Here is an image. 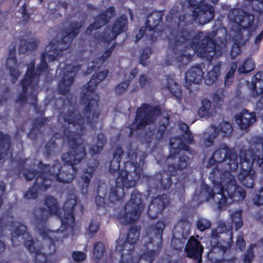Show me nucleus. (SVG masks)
Masks as SVG:
<instances>
[{"instance_id":"obj_1","label":"nucleus","mask_w":263,"mask_h":263,"mask_svg":"<svg viewBox=\"0 0 263 263\" xmlns=\"http://www.w3.org/2000/svg\"><path fill=\"white\" fill-rule=\"evenodd\" d=\"M45 204L48 208L39 207L35 210L36 213V228L37 231L44 239H47L48 243L44 246L42 243L35 245L32 237L26 233V226L19 222L9 221L6 226H9L13 230L11 233V242L13 246H16L15 240L20 236L26 235L28 239H25L24 244L30 254L34 255V263H57L58 261L56 253V243H62L69 235L74 236L76 233V222L74 214L76 209L79 207L81 213L83 205H78L77 199L68 197L63 206V216H60L61 225L60 229L50 231L46 227V222L49 216L58 215L60 210L57 200L49 195L45 198Z\"/></svg>"},{"instance_id":"obj_2","label":"nucleus","mask_w":263,"mask_h":263,"mask_svg":"<svg viewBox=\"0 0 263 263\" xmlns=\"http://www.w3.org/2000/svg\"><path fill=\"white\" fill-rule=\"evenodd\" d=\"M108 71H101L92 75L90 81L83 86L80 101L84 104L82 109L83 117L78 110L76 99L72 97L67 98L63 103L64 107L68 104L67 111L62 114V119L65 123L72 125L77 131L83 132L85 128V119L87 124L92 128H96L101 114L99 102V96L95 92L98 84L107 76Z\"/></svg>"},{"instance_id":"obj_3","label":"nucleus","mask_w":263,"mask_h":263,"mask_svg":"<svg viewBox=\"0 0 263 263\" xmlns=\"http://www.w3.org/2000/svg\"><path fill=\"white\" fill-rule=\"evenodd\" d=\"M64 134L69 144V151L62 155V159L64 164L67 166L63 167L57 160L53 161L51 166L49 164H44L47 165L48 167L43 170L45 171L44 176L51 179V183L52 180L61 183L71 182L77 172L76 165L86 156L85 146L78 142L71 131L68 128H66Z\"/></svg>"},{"instance_id":"obj_4","label":"nucleus","mask_w":263,"mask_h":263,"mask_svg":"<svg viewBox=\"0 0 263 263\" xmlns=\"http://www.w3.org/2000/svg\"><path fill=\"white\" fill-rule=\"evenodd\" d=\"M40 171L36 169L24 168L23 175L27 181H31L35 178L33 185L30 187L28 191L24 194V197L26 199H34L37 197L39 190L46 191L51 185V179L44 176L45 171L44 169L47 168V165H45L42 161H40L38 164Z\"/></svg>"},{"instance_id":"obj_5","label":"nucleus","mask_w":263,"mask_h":263,"mask_svg":"<svg viewBox=\"0 0 263 263\" xmlns=\"http://www.w3.org/2000/svg\"><path fill=\"white\" fill-rule=\"evenodd\" d=\"M82 25L78 22H72L69 23L68 27L63 31L64 36L57 46H55L52 42H49L46 47L50 52L47 53L48 62L55 61L58 58L62 56L63 51L68 49L73 40L80 33Z\"/></svg>"},{"instance_id":"obj_6","label":"nucleus","mask_w":263,"mask_h":263,"mask_svg":"<svg viewBox=\"0 0 263 263\" xmlns=\"http://www.w3.org/2000/svg\"><path fill=\"white\" fill-rule=\"evenodd\" d=\"M220 193L217 192L214 200L220 199L218 202L219 208L227 204H230L234 201H239L245 197V192L240 187H237L233 182L227 184L225 188L220 189Z\"/></svg>"},{"instance_id":"obj_7","label":"nucleus","mask_w":263,"mask_h":263,"mask_svg":"<svg viewBox=\"0 0 263 263\" xmlns=\"http://www.w3.org/2000/svg\"><path fill=\"white\" fill-rule=\"evenodd\" d=\"M97 195L96 197V203L98 208L101 207H115V186L110 188L108 199L106 202V196L108 193L107 185L103 183L98 185L97 191Z\"/></svg>"},{"instance_id":"obj_8","label":"nucleus","mask_w":263,"mask_h":263,"mask_svg":"<svg viewBox=\"0 0 263 263\" xmlns=\"http://www.w3.org/2000/svg\"><path fill=\"white\" fill-rule=\"evenodd\" d=\"M114 15H115V8L114 6L109 7L106 10L95 17L94 22L86 28L85 33L91 35L93 30L99 29L106 25Z\"/></svg>"},{"instance_id":"obj_9","label":"nucleus","mask_w":263,"mask_h":263,"mask_svg":"<svg viewBox=\"0 0 263 263\" xmlns=\"http://www.w3.org/2000/svg\"><path fill=\"white\" fill-rule=\"evenodd\" d=\"M74 76L75 73L72 70L64 72L58 86L59 94L66 95L70 92V86L73 82Z\"/></svg>"},{"instance_id":"obj_10","label":"nucleus","mask_w":263,"mask_h":263,"mask_svg":"<svg viewBox=\"0 0 263 263\" xmlns=\"http://www.w3.org/2000/svg\"><path fill=\"white\" fill-rule=\"evenodd\" d=\"M256 121L255 116L253 112L244 110L235 117V121L241 129L249 128Z\"/></svg>"},{"instance_id":"obj_11","label":"nucleus","mask_w":263,"mask_h":263,"mask_svg":"<svg viewBox=\"0 0 263 263\" xmlns=\"http://www.w3.org/2000/svg\"><path fill=\"white\" fill-rule=\"evenodd\" d=\"M11 139L7 134H4L0 131V161L8 156L11 152Z\"/></svg>"},{"instance_id":"obj_12","label":"nucleus","mask_w":263,"mask_h":263,"mask_svg":"<svg viewBox=\"0 0 263 263\" xmlns=\"http://www.w3.org/2000/svg\"><path fill=\"white\" fill-rule=\"evenodd\" d=\"M203 72L198 67H193L189 69L185 76V85L189 87L193 84H197L201 79Z\"/></svg>"},{"instance_id":"obj_13","label":"nucleus","mask_w":263,"mask_h":263,"mask_svg":"<svg viewBox=\"0 0 263 263\" xmlns=\"http://www.w3.org/2000/svg\"><path fill=\"white\" fill-rule=\"evenodd\" d=\"M105 252L106 249L102 242L99 241L94 243L92 258L95 260L96 263H111L108 262L106 256L104 257Z\"/></svg>"},{"instance_id":"obj_14","label":"nucleus","mask_w":263,"mask_h":263,"mask_svg":"<svg viewBox=\"0 0 263 263\" xmlns=\"http://www.w3.org/2000/svg\"><path fill=\"white\" fill-rule=\"evenodd\" d=\"M96 163H97V162ZM96 167V164H95L94 166H88V167L84 171L81 176L82 180L81 192L84 195H86L88 193L89 183L95 172Z\"/></svg>"},{"instance_id":"obj_15","label":"nucleus","mask_w":263,"mask_h":263,"mask_svg":"<svg viewBox=\"0 0 263 263\" xmlns=\"http://www.w3.org/2000/svg\"><path fill=\"white\" fill-rule=\"evenodd\" d=\"M67 128L71 131L69 127H65L63 129L62 135L58 133H54L49 140L46 143L45 146V151L44 152V155L46 157L49 158L54 153V149L57 146V143L55 139L61 138L62 139H65L67 141V138L64 134V130Z\"/></svg>"},{"instance_id":"obj_16","label":"nucleus","mask_w":263,"mask_h":263,"mask_svg":"<svg viewBox=\"0 0 263 263\" xmlns=\"http://www.w3.org/2000/svg\"><path fill=\"white\" fill-rule=\"evenodd\" d=\"M20 83L22 88V92L18 95L15 99V102L17 103H25L26 102L27 99L28 88H30L32 90H34L37 87V83L33 84L27 82H26L25 80H21Z\"/></svg>"},{"instance_id":"obj_17","label":"nucleus","mask_w":263,"mask_h":263,"mask_svg":"<svg viewBox=\"0 0 263 263\" xmlns=\"http://www.w3.org/2000/svg\"><path fill=\"white\" fill-rule=\"evenodd\" d=\"M97 142L89 147V153L91 156L101 153L106 142V137L103 133H99L97 136Z\"/></svg>"},{"instance_id":"obj_18","label":"nucleus","mask_w":263,"mask_h":263,"mask_svg":"<svg viewBox=\"0 0 263 263\" xmlns=\"http://www.w3.org/2000/svg\"><path fill=\"white\" fill-rule=\"evenodd\" d=\"M115 47V42H113L110 48L107 49L100 57L97 58L93 61V65L91 66L92 70H96L100 68L103 63L110 56L112 50Z\"/></svg>"},{"instance_id":"obj_19","label":"nucleus","mask_w":263,"mask_h":263,"mask_svg":"<svg viewBox=\"0 0 263 263\" xmlns=\"http://www.w3.org/2000/svg\"><path fill=\"white\" fill-rule=\"evenodd\" d=\"M110 32L111 33V36L110 33L103 32L102 33H96L94 34L93 37L98 42L109 44L112 40H115V23L112 24Z\"/></svg>"},{"instance_id":"obj_20","label":"nucleus","mask_w":263,"mask_h":263,"mask_svg":"<svg viewBox=\"0 0 263 263\" xmlns=\"http://www.w3.org/2000/svg\"><path fill=\"white\" fill-rule=\"evenodd\" d=\"M37 43L33 40H27L22 39L20 40L18 47V51L20 53L25 54L29 51H32L37 48Z\"/></svg>"},{"instance_id":"obj_21","label":"nucleus","mask_w":263,"mask_h":263,"mask_svg":"<svg viewBox=\"0 0 263 263\" xmlns=\"http://www.w3.org/2000/svg\"><path fill=\"white\" fill-rule=\"evenodd\" d=\"M44 124L45 120L44 119H36L33 123L31 128L28 133V137L31 140H36L38 135L41 133V128Z\"/></svg>"},{"instance_id":"obj_22","label":"nucleus","mask_w":263,"mask_h":263,"mask_svg":"<svg viewBox=\"0 0 263 263\" xmlns=\"http://www.w3.org/2000/svg\"><path fill=\"white\" fill-rule=\"evenodd\" d=\"M35 64V62L34 60L30 61V62L27 65V71L22 80H25L26 82L33 84H35V83H37V82H35L36 75Z\"/></svg>"},{"instance_id":"obj_23","label":"nucleus","mask_w":263,"mask_h":263,"mask_svg":"<svg viewBox=\"0 0 263 263\" xmlns=\"http://www.w3.org/2000/svg\"><path fill=\"white\" fill-rule=\"evenodd\" d=\"M35 64V62L34 60L30 61V62L27 65V71L22 80H25L26 82L33 84H35V83H37V82H35L36 75Z\"/></svg>"},{"instance_id":"obj_24","label":"nucleus","mask_w":263,"mask_h":263,"mask_svg":"<svg viewBox=\"0 0 263 263\" xmlns=\"http://www.w3.org/2000/svg\"><path fill=\"white\" fill-rule=\"evenodd\" d=\"M239 15L235 18L236 22L244 23V26L247 27L251 25L254 20V16L252 15L246 14L242 11L238 12Z\"/></svg>"},{"instance_id":"obj_25","label":"nucleus","mask_w":263,"mask_h":263,"mask_svg":"<svg viewBox=\"0 0 263 263\" xmlns=\"http://www.w3.org/2000/svg\"><path fill=\"white\" fill-rule=\"evenodd\" d=\"M16 58V49L15 47L10 49L8 52V57L6 60V67L7 69L10 67H15L17 64Z\"/></svg>"},{"instance_id":"obj_26","label":"nucleus","mask_w":263,"mask_h":263,"mask_svg":"<svg viewBox=\"0 0 263 263\" xmlns=\"http://www.w3.org/2000/svg\"><path fill=\"white\" fill-rule=\"evenodd\" d=\"M220 74V69L219 66H215L213 70L210 71L206 78V83L210 85L213 83Z\"/></svg>"},{"instance_id":"obj_27","label":"nucleus","mask_w":263,"mask_h":263,"mask_svg":"<svg viewBox=\"0 0 263 263\" xmlns=\"http://www.w3.org/2000/svg\"><path fill=\"white\" fill-rule=\"evenodd\" d=\"M211 108V103L208 100H204L202 102V106L199 108V114L201 117L210 116L211 112L210 109Z\"/></svg>"},{"instance_id":"obj_28","label":"nucleus","mask_w":263,"mask_h":263,"mask_svg":"<svg viewBox=\"0 0 263 263\" xmlns=\"http://www.w3.org/2000/svg\"><path fill=\"white\" fill-rule=\"evenodd\" d=\"M49 66L47 63H40L36 66L35 82H39V79L42 73L48 74Z\"/></svg>"},{"instance_id":"obj_29","label":"nucleus","mask_w":263,"mask_h":263,"mask_svg":"<svg viewBox=\"0 0 263 263\" xmlns=\"http://www.w3.org/2000/svg\"><path fill=\"white\" fill-rule=\"evenodd\" d=\"M254 61L251 59L247 60L243 65L238 68L240 73H247L252 71L254 68Z\"/></svg>"},{"instance_id":"obj_30","label":"nucleus","mask_w":263,"mask_h":263,"mask_svg":"<svg viewBox=\"0 0 263 263\" xmlns=\"http://www.w3.org/2000/svg\"><path fill=\"white\" fill-rule=\"evenodd\" d=\"M214 131L216 133L221 134L222 136L229 135L232 131V126L229 123L223 122L220 125V130L215 129Z\"/></svg>"},{"instance_id":"obj_31","label":"nucleus","mask_w":263,"mask_h":263,"mask_svg":"<svg viewBox=\"0 0 263 263\" xmlns=\"http://www.w3.org/2000/svg\"><path fill=\"white\" fill-rule=\"evenodd\" d=\"M127 18L125 16L121 17L116 22V32L120 33L126 29Z\"/></svg>"},{"instance_id":"obj_32","label":"nucleus","mask_w":263,"mask_h":263,"mask_svg":"<svg viewBox=\"0 0 263 263\" xmlns=\"http://www.w3.org/2000/svg\"><path fill=\"white\" fill-rule=\"evenodd\" d=\"M19 10L22 14L23 21L25 23H27L31 18V13L27 11L26 4L24 3L20 8Z\"/></svg>"},{"instance_id":"obj_33","label":"nucleus","mask_w":263,"mask_h":263,"mask_svg":"<svg viewBox=\"0 0 263 263\" xmlns=\"http://www.w3.org/2000/svg\"><path fill=\"white\" fill-rule=\"evenodd\" d=\"M100 224L98 222L91 219L88 227L89 235L92 237L99 229Z\"/></svg>"},{"instance_id":"obj_34","label":"nucleus","mask_w":263,"mask_h":263,"mask_svg":"<svg viewBox=\"0 0 263 263\" xmlns=\"http://www.w3.org/2000/svg\"><path fill=\"white\" fill-rule=\"evenodd\" d=\"M72 257L74 261L81 262L86 259V255L82 252L74 251L72 253Z\"/></svg>"},{"instance_id":"obj_35","label":"nucleus","mask_w":263,"mask_h":263,"mask_svg":"<svg viewBox=\"0 0 263 263\" xmlns=\"http://www.w3.org/2000/svg\"><path fill=\"white\" fill-rule=\"evenodd\" d=\"M211 226L210 222L206 219H200L197 223V227L200 231H204Z\"/></svg>"},{"instance_id":"obj_36","label":"nucleus","mask_w":263,"mask_h":263,"mask_svg":"<svg viewBox=\"0 0 263 263\" xmlns=\"http://www.w3.org/2000/svg\"><path fill=\"white\" fill-rule=\"evenodd\" d=\"M8 69L9 70V74L12 78V83H14L20 75V71L16 67H10Z\"/></svg>"},{"instance_id":"obj_37","label":"nucleus","mask_w":263,"mask_h":263,"mask_svg":"<svg viewBox=\"0 0 263 263\" xmlns=\"http://www.w3.org/2000/svg\"><path fill=\"white\" fill-rule=\"evenodd\" d=\"M232 222L236 225V229L240 228L242 226L241 214L239 212L236 213L232 217Z\"/></svg>"},{"instance_id":"obj_38","label":"nucleus","mask_w":263,"mask_h":263,"mask_svg":"<svg viewBox=\"0 0 263 263\" xmlns=\"http://www.w3.org/2000/svg\"><path fill=\"white\" fill-rule=\"evenodd\" d=\"M243 183L245 185L249 188H251L253 186V179L250 175H247L245 180H243Z\"/></svg>"},{"instance_id":"obj_39","label":"nucleus","mask_w":263,"mask_h":263,"mask_svg":"<svg viewBox=\"0 0 263 263\" xmlns=\"http://www.w3.org/2000/svg\"><path fill=\"white\" fill-rule=\"evenodd\" d=\"M236 68H237L236 64H233L232 65L231 69L230 70V71H229V72L227 73V74L226 76V81L225 82L226 84L227 83V81H228V80L233 76Z\"/></svg>"},{"instance_id":"obj_40","label":"nucleus","mask_w":263,"mask_h":263,"mask_svg":"<svg viewBox=\"0 0 263 263\" xmlns=\"http://www.w3.org/2000/svg\"><path fill=\"white\" fill-rule=\"evenodd\" d=\"M254 202L257 205L263 204V190L260 192L259 196L254 199Z\"/></svg>"},{"instance_id":"obj_41","label":"nucleus","mask_w":263,"mask_h":263,"mask_svg":"<svg viewBox=\"0 0 263 263\" xmlns=\"http://www.w3.org/2000/svg\"><path fill=\"white\" fill-rule=\"evenodd\" d=\"M240 50L238 46L236 45H234L232 47V51H231V55L233 58H234L236 56L237 54H238Z\"/></svg>"},{"instance_id":"obj_42","label":"nucleus","mask_w":263,"mask_h":263,"mask_svg":"<svg viewBox=\"0 0 263 263\" xmlns=\"http://www.w3.org/2000/svg\"><path fill=\"white\" fill-rule=\"evenodd\" d=\"M237 245L241 250H242L245 248V242L241 238L239 237L237 240Z\"/></svg>"},{"instance_id":"obj_43","label":"nucleus","mask_w":263,"mask_h":263,"mask_svg":"<svg viewBox=\"0 0 263 263\" xmlns=\"http://www.w3.org/2000/svg\"><path fill=\"white\" fill-rule=\"evenodd\" d=\"M47 58V52L46 51H44L42 53L41 55V63H47L46 61V59Z\"/></svg>"},{"instance_id":"obj_44","label":"nucleus","mask_w":263,"mask_h":263,"mask_svg":"<svg viewBox=\"0 0 263 263\" xmlns=\"http://www.w3.org/2000/svg\"><path fill=\"white\" fill-rule=\"evenodd\" d=\"M30 96L31 97L32 99L34 101V102L32 103V105L34 107L37 106L36 100H37V96L36 95H34L33 92H30Z\"/></svg>"},{"instance_id":"obj_45","label":"nucleus","mask_w":263,"mask_h":263,"mask_svg":"<svg viewBox=\"0 0 263 263\" xmlns=\"http://www.w3.org/2000/svg\"><path fill=\"white\" fill-rule=\"evenodd\" d=\"M263 38V30L256 36L255 40V43L257 44L260 42Z\"/></svg>"},{"instance_id":"obj_46","label":"nucleus","mask_w":263,"mask_h":263,"mask_svg":"<svg viewBox=\"0 0 263 263\" xmlns=\"http://www.w3.org/2000/svg\"><path fill=\"white\" fill-rule=\"evenodd\" d=\"M250 155H251L250 152H247L246 159V161H248V162L249 163H252L254 161V158L252 156L251 158H250L249 157L250 156Z\"/></svg>"},{"instance_id":"obj_47","label":"nucleus","mask_w":263,"mask_h":263,"mask_svg":"<svg viewBox=\"0 0 263 263\" xmlns=\"http://www.w3.org/2000/svg\"><path fill=\"white\" fill-rule=\"evenodd\" d=\"M112 160L110 162L109 166V172L112 174H115V167L114 165H112Z\"/></svg>"},{"instance_id":"obj_48","label":"nucleus","mask_w":263,"mask_h":263,"mask_svg":"<svg viewBox=\"0 0 263 263\" xmlns=\"http://www.w3.org/2000/svg\"><path fill=\"white\" fill-rule=\"evenodd\" d=\"M257 6L258 7L257 11L260 12L263 11V1H257Z\"/></svg>"},{"instance_id":"obj_49","label":"nucleus","mask_w":263,"mask_h":263,"mask_svg":"<svg viewBox=\"0 0 263 263\" xmlns=\"http://www.w3.org/2000/svg\"><path fill=\"white\" fill-rule=\"evenodd\" d=\"M155 16H157V21L158 22H160L161 20V15L160 14V13H158V12H154L152 14V17H155Z\"/></svg>"},{"instance_id":"obj_50","label":"nucleus","mask_w":263,"mask_h":263,"mask_svg":"<svg viewBox=\"0 0 263 263\" xmlns=\"http://www.w3.org/2000/svg\"><path fill=\"white\" fill-rule=\"evenodd\" d=\"M10 89L9 87H6L3 90V93L6 96H8V95H9V93H10Z\"/></svg>"},{"instance_id":"obj_51","label":"nucleus","mask_w":263,"mask_h":263,"mask_svg":"<svg viewBox=\"0 0 263 263\" xmlns=\"http://www.w3.org/2000/svg\"><path fill=\"white\" fill-rule=\"evenodd\" d=\"M27 160V159H19L18 160V164L21 166L24 167V166H25V164L26 163Z\"/></svg>"},{"instance_id":"obj_52","label":"nucleus","mask_w":263,"mask_h":263,"mask_svg":"<svg viewBox=\"0 0 263 263\" xmlns=\"http://www.w3.org/2000/svg\"><path fill=\"white\" fill-rule=\"evenodd\" d=\"M146 81H147V79H146V78L145 76H142L140 77V82L141 85H144Z\"/></svg>"},{"instance_id":"obj_53","label":"nucleus","mask_w":263,"mask_h":263,"mask_svg":"<svg viewBox=\"0 0 263 263\" xmlns=\"http://www.w3.org/2000/svg\"><path fill=\"white\" fill-rule=\"evenodd\" d=\"M5 249V245L4 242L0 240V253L4 251Z\"/></svg>"},{"instance_id":"obj_54","label":"nucleus","mask_w":263,"mask_h":263,"mask_svg":"<svg viewBox=\"0 0 263 263\" xmlns=\"http://www.w3.org/2000/svg\"><path fill=\"white\" fill-rule=\"evenodd\" d=\"M133 234L135 236V238H137L139 236V233H138V232L136 231V233L135 234H134L133 232L132 231H130L129 232V234H128L129 237L130 238Z\"/></svg>"},{"instance_id":"obj_55","label":"nucleus","mask_w":263,"mask_h":263,"mask_svg":"<svg viewBox=\"0 0 263 263\" xmlns=\"http://www.w3.org/2000/svg\"><path fill=\"white\" fill-rule=\"evenodd\" d=\"M4 220L3 221V223L0 224V236H2L4 233L3 227H4Z\"/></svg>"},{"instance_id":"obj_56","label":"nucleus","mask_w":263,"mask_h":263,"mask_svg":"<svg viewBox=\"0 0 263 263\" xmlns=\"http://www.w3.org/2000/svg\"><path fill=\"white\" fill-rule=\"evenodd\" d=\"M181 128L183 130H186L188 129V126L185 123H182L181 124Z\"/></svg>"},{"instance_id":"obj_57","label":"nucleus","mask_w":263,"mask_h":263,"mask_svg":"<svg viewBox=\"0 0 263 263\" xmlns=\"http://www.w3.org/2000/svg\"><path fill=\"white\" fill-rule=\"evenodd\" d=\"M149 50H147V53L146 54H143L142 55V59H148V58L149 57Z\"/></svg>"},{"instance_id":"obj_58","label":"nucleus","mask_w":263,"mask_h":263,"mask_svg":"<svg viewBox=\"0 0 263 263\" xmlns=\"http://www.w3.org/2000/svg\"><path fill=\"white\" fill-rule=\"evenodd\" d=\"M6 97H2L0 98V105H1L3 102H6Z\"/></svg>"},{"instance_id":"obj_59","label":"nucleus","mask_w":263,"mask_h":263,"mask_svg":"<svg viewBox=\"0 0 263 263\" xmlns=\"http://www.w3.org/2000/svg\"><path fill=\"white\" fill-rule=\"evenodd\" d=\"M220 153H221V152L219 151H217L214 153V154L213 155V157L215 159H218V156L219 155Z\"/></svg>"},{"instance_id":"obj_60","label":"nucleus","mask_w":263,"mask_h":263,"mask_svg":"<svg viewBox=\"0 0 263 263\" xmlns=\"http://www.w3.org/2000/svg\"><path fill=\"white\" fill-rule=\"evenodd\" d=\"M263 161V156L257 160V163L260 165Z\"/></svg>"},{"instance_id":"obj_61","label":"nucleus","mask_w":263,"mask_h":263,"mask_svg":"<svg viewBox=\"0 0 263 263\" xmlns=\"http://www.w3.org/2000/svg\"><path fill=\"white\" fill-rule=\"evenodd\" d=\"M124 89H125L127 87L128 84L126 83L122 84Z\"/></svg>"},{"instance_id":"obj_62","label":"nucleus","mask_w":263,"mask_h":263,"mask_svg":"<svg viewBox=\"0 0 263 263\" xmlns=\"http://www.w3.org/2000/svg\"><path fill=\"white\" fill-rule=\"evenodd\" d=\"M186 161H184V162H182V165H181V167L182 168H183V167H185V166H186Z\"/></svg>"},{"instance_id":"obj_63","label":"nucleus","mask_w":263,"mask_h":263,"mask_svg":"<svg viewBox=\"0 0 263 263\" xmlns=\"http://www.w3.org/2000/svg\"><path fill=\"white\" fill-rule=\"evenodd\" d=\"M112 155L113 159H114V158H115V149L112 150Z\"/></svg>"},{"instance_id":"obj_64","label":"nucleus","mask_w":263,"mask_h":263,"mask_svg":"<svg viewBox=\"0 0 263 263\" xmlns=\"http://www.w3.org/2000/svg\"><path fill=\"white\" fill-rule=\"evenodd\" d=\"M219 187H220V185H217V186H215L214 191H216L218 188H219Z\"/></svg>"}]
</instances>
